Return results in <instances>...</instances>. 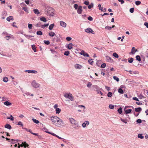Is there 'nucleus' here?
I'll return each mask as SVG.
<instances>
[{"label":"nucleus","mask_w":148,"mask_h":148,"mask_svg":"<svg viewBox=\"0 0 148 148\" xmlns=\"http://www.w3.org/2000/svg\"><path fill=\"white\" fill-rule=\"evenodd\" d=\"M32 86L35 88H38L40 86V84L37 83L35 80H34L32 83Z\"/></svg>","instance_id":"nucleus-4"},{"label":"nucleus","mask_w":148,"mask_h":148,"mask_svg":"<svg viewBox=\"0 0 148 148\" xmlns=\"http://www.w3.org/2000/svg\"><path fill=\"white\" fill-rule=\"evenodd\" d=\"M134 8H131L130 10V12L131 13H133L134 12Z\"/></svg>","instance_id":"nucleus-49"},{"label":"nucleus","mask_w":148,"mask_h":148,"mask_svg":"<svg viewBox=\"0 0 148 148\" xmlns=\"http://www.w3.org/2000/svg\"><path fill=\"white\" fill-rule=\"evenodd\" d=\"M138 138L141 139H143L144 138V136H142V134H139L138 135Z\"/></svg>","instance_id":"nucleus-40"},{"label":"nucleus","mask_w":148,"mask_h":148,"mask_svg":"<svg viewBox=\"0 0 148 148\" xmlns=\"http://www.w3.org/2000/svg\"><path fill=\"white\" fill-rule=\"evenodd\" d=\"M82 11V7L81 6H79L78 7V10H77V12L79 14H81Z\"/></svg>","instance_id":"nucleus-11"},{"label":"nucleus","mask_w":148,"mask_h":148,"mask_svg":"<svg viewBox=\"0 0 148 148\" xmlns=\"http://www.w3.org/2000/svg\"><path fill=\"white\" fill-rule=\"evenodd\" d=\"M113 56L114 57L117 58H118L119 57L118 54L116 53H114L113 54Z\"/></svg>","instance_id":"nucleus-29"},{"label":"nucleus","mask_w":148,"mask_h":148,"mask_svg":"<svg viewBox=\"0 0 148 148\" xmlns=\"http://www.w3.org/2000/svg\"><path fill=\"white\" fill-rule=\"evenodd\" d=\"M54 10L53 9L51 8H49V10L47 12L50 15H53V12Z\"/></svg>","instance_id":"nucleus-6"},{"label":"nucleus","mask_w":148,"mask_h":148,"mask_svg":"<svg viewBox=\"0 0 148 148\" xmlns=\"http://www.w3.org/2000/svg\"><path fill=\"white\" fill-rule=\"evenodd\" d=\"M109 107L110 108L112 109H114V106L112 104H110L109 106Z\"/></svg>","instance_id":"nucleus-48"},{"label":"nucleus","mask_w":148,"mask_h":148,"mask_svg":"<svg viewBox=\"0 0 148 148\" xmlns=\"http://www.w3.org/2000/svg\"><path fill=\"white\" fill-rule=\"evenodd\" d=\"M92 85V84L90 82H88V84H87V86L88 87H90Z\"/></svg>","instance_id":"nucleus-57"},{"label":"nucleus","mask_w":148,"mask_h":148,"mask_svg":"<svg viewBox=\"0 0 148 148\" xmlns=\"http://www.w3.org/2000/svg\"><path fill=\"white\" fill-rule=\"evenodd\" d=\"M118 92L121 94H123L124 93L123 90L121 88H120L118 89Z\"/></svg>","instance_id":"nucleus-26"},{"label":"nucleus","mask_w":148,"mask_h":148,"mask_svg":"<svg viewBox=\"0 0 148 148\" xmlns=\"http://www.w3.org/2000/svg\"><path fill=\"white\" fill-rule=\"evenodd\" d=\"M113 78L115 80H116L117 82H118L119 81L118 77L115 76H113Z\"/></svg>","instance_id":"nucleus-37"},{"label":"nucleus","mask_w":148,"mask_h":148,"mask_svg":"<svg viewBox=\"0 0 148 148\" xmlns=\"http://www.w3.org/2000/svg\"><path fill=\"white\" fill-rule=\"evenodd\" d=\"M69 51H66L64 52V54L65 55H66V56H69Z\"/></svg>","instance_id":"nucleus-43"},{"label":"nucleus","mask_w":148,"mask_h":148,"mask_svg":"<svg viewBox=\"0 0 148 148\" xmlns=\"http://www.w3.org/2000/svg\"><path fill=\"white\" fill-rule=\"evenodd\" d=\"M10 117H11V118H10L9 117H7V119H10L11 121L14 120V117L11 115L10 116Z\"/></svg>","instance_id":"nucleus-42"},{"label":"nucleus","mask_w":148,"mask_h":148,"mask_svg":"<svg viewBox=\"0 0 148 148\" xmlns=\"http://www.w3.org/2000/svg\"><path fill=\"white\" fill-rule=\"evenodd\" d=\"M32 48L34 50V52H36L37 51L34 45H32Z\"/></svg>","instance_id":"nucleus-19"},{"label":"nucleus","mask_w":148,"mask_h":148,"mask_svg":"<svg viewBox=\"0 0 148 148\" xmlns=\"http://www.w3.org/2000/svg\"><path fill=\"white\" fill-rule=\"evenodd\" d=\"M136 122L138 123H141V120L140 119H138L137 120Z\"/></svg>","instance_id":"nucleus-64"},{"label":"nucleus","mask_w":148,"mask_h":148,"mask_svg":"<svg viewBox=\"0 0 148 148\" xmlns=\"http://www.w3.org/2000/svg\"><path fill=\"white\" fill-rule=\"evenodd\" d=\"M71 38L70 37H68L66 38V40L67 41H70L71 40Z\"/></svg>","instance_id":"nucleus-62"},{"label":"nucleus","mask_w":148,"mask_h":148,"mask_svg":"<svg viewBox=\"0 0 148 148\" xmlns=\"http://www.w3.org/2000/svg\"><path fill=\"white\" fill-rule=\"evenodd\" d=\"M33 11L36 14H40V12L38 9H34L33 10Z\"/></svg>","instance_id":"nucleus-17"},{"label":"nucleus","mask_w":148,"mask_h":148,"mask_svg":"<svg viewBox=\"0 0 148 148\" xmlns=\"http://www.w3.org/2000/svg\"><path fill=\"white\" fill-rule=\"evenodd\" d=\"M32 24H29L28 25V27L29 29H31L32 28Z\"/></svg>","instance_id":"nucleus-50"},{"label":"nucleus","mask_w":148,"mask_h":148,"mask_svg":"<svg viewBox=\"0 0 148 148\" xmlns=\"http://www.w3.org/2000/svg\"><path fill=\"white\" fill-rule=\"evenodd\" d=\"M56 114H59L61 111V110L59 108H56Z\"/></svg>","instance_id":"nucleus-21"},{"label":"nucleus","mask_w":148,"mask_h":148,"mask_svg":"<svg viewBox=\"0 0 148 148\" xmlns=\"http://www.w3.org/2000/svg\"><path fill=\"white\" fill-rule=\"evenodd\" d=\"M80 54L82 55H83L85 57H89V55L86 53L84 51L82 50L81 53Z\"/></svg>","instance_id":"nucleus-8"},{"label":"nucleus","mask_w":148,"mask_h":148,"mask_svg":"<svg viewBox=\"0 0 148 148\" xmlns=\"http://www.w3.org/2000/svg\"><path fill=\"white\" fill-rule=\"evenodd\" d=\"M18 125H21V126H23V124L21 121L18 122Z\"/></svg>","instance_id":"nucleus-63"},{"label":"nucleus","mask_w":148,"mask_h":148,"mask_svg":"<svg viewBox=\"0 0 148 148\" xmlns=\"http://www.w3.org/2000/svg\"><path fill=\"white\" fill-rule=\"evenodd\" d=\"M5 127L9 130H10L12 128L11 126L9 124H6L5 126Z\"/></svg>","instance_id":"nucleus-15"},{"label":"nucleus","mask_w":148,"mask_h":148,"mask_svg":"<svg viewBox=\"0 0 148 148\" xmlns=\"http://www.w3.org/2000/svg\"><path fill=\"white\" fill-rule=\"evenodd\" d=\"M40 20L44 22H46L47 21V20L46 18L44 17H41L40 18Z\"/></svg>","instance_id":"nucleus-27"},{"label":"nucleus","mask_w":148,"mask_h":148,"mask_svg":"<svg viewBox=\"0 0 148 148\" xmlns=\"http://www.w3.org/2000/svg\"><path fill=\"white\" fill-rule=\"evenodd\" d=\"M3 81L5 82H7L8 81V78L7 77H4L3 78Z\"/></svg>","instance_id":"nucleus-23"},{"label":"nucleus","mask_w":148,"mask_h":148,"mask_svg":"<svg viewBox=\"0 0 148 148\" xmlns=\"http://www.w3.org/2000/svg\"><path fill=\"white\" fill-rule=\"evenodd\" d=\"M106 64L105 63H104L102 64L101 65V68H104L106 67Z\"/></svg>","instance_id":"nucleus-52"},{"label":"nucleus","mask_w":148,"mask_h":148,"mask_svg":"<svg viewBox=\"0 0 148 148\" xmlns=\"http://www.w3.org/2000/svg\"><path fill=\"white\" fill-rule=\"evenodd\" d=\"M54 25V24H52L51 25H50L49 26V30H52Z\"/></svg>","instance_id":"nucleus-22"},{"label":"nucleus","mask_w":148,"mask_h":148,"mask_svg":"<svg viewBox=\"0 0 148 148\" xmlns=\"http://www.w3.org/2000/svg\"><path fill=\"white\" fill-rule=\"evenodd\" d=\"M112 96V93L111 92H109L107 94V96L108 97H110Z\"/></svg>","instance_id":"nucleus-38"},{"label":"nucleus","mask_w":148,"mask_h":148,"mask_svg":"<svg viewBox=\"0 0 148 148\" xmlns=\"http://www.w3.org/2000/svg\"><path fill=\"white\" fill-rule=\"evenodd\" d=\"M60 26L64 27H65L66 26V23L65 22H63L62 21H60Z\"/></svg>","instance_id":"nucleus-12"},{"label":"nucleus","mask_w":148,"mask_h":148,"mask_svg":"<svg viewBox=\"0 0 148 148\" xmlns=\"http://www.w3.org/2000/svg\"><path fill=\"white\" fill-rule=\"evenodd\" d=\"M85 31L86 32L89 33H92V34H94L95 33L92 29L90 28H88L85 29Z\"/></svg>","instance_id":"nucleus-5"},{"label":"nucleus","mask_w":148,"mask_h":148,"mask_svg":"<svg viewBox=\"0 0 148 148\" xmlns=\"http://www.w3.org/2000/svg\"><path fill=\"white\" fill-rule=\"evenodd\" d=\"M53 136H55L56 137H57L58 138H59L60 139H61L62 138L59 136H58V135H56V134L54 133V134H53Z\"/></svg>","instance_id":"nucleus-54"},{"label":"nucleus","mask_w":148,"mask_h":148,"mask_svg":"<svg viewBox=\"0 0 148 148\" xmlns=\"http://www.w3.org/2000/svg\"><path fill=\"white\" fill-rule=\"evenodd\" d=\"M132 111L131 109L127 110H125V112L126 114H129L131 113Z\"/></svg>","instance_id":"nucleus-31"},{"label":"nucleus","mask_w":148,"mask_h":148,"mask_svg":"<svg viewBox=\"0 0 148 148\" xmlns=\"http://www.w3.org/2000/svg\"><path fill=\"white\" fill-rule=\"evenodd\" d=\"M88 19L90 21H92L93 20V18H92L90 16H89L88 17Z\"/></svg>","instance_id":"nucleus-58"},{"label":"nucleus","mask_w":148,"mask_h":148,"mask_svg":"<svg viewBox=\"0 0 148 148\" xmlns=\"http://www.w3.org/2000/svg\"><path fill=\"white\" fill-rule=\"evenodd\" d=\"M94 6L93 4L92 3H91L88 6V8L89 9H90L91 8H92Z\"/></svg>","instance_id":"nucleus-28"},{"label":"nucleus","mask_w":148,"mask_h":148,"mask_svg":"<svg viewBox=\"0 0 148 148\" xmlns=\"http://www.w3.org/2000/svg\"><path fill=\"white\" fill-rule=\"evenodd\" d=\"M136 60L139 61H141V58L139 56H136Z\"/></svg>","instance_id":"nucleus-33"},{"label":"nucleus","mask_w":148,"mask_h":148,"mask_svg":"<svg viewBox=\"0 0 148 148\" xmlns=\"http://www.w3.org/2000/svg\"><path fill=\"white\" fill-rule=\"evenodd\" d=\"M49 25V24H45L44 25H41V27L42 28L44 29L45 28V27H47Z\"/></svg>","instance_id":"nucleus-34"},{"label":"nucleus","mask_w":148,"mask_h":148,"mask_svg":"<svg viewBox=\"0 0 148 148\" xmlns=\"http://www.w3.org/2000/svg\"><path fill=\"white\" fill-rule=\"evenodd\" d=\"M89 124V122L88 121H85L82 124V126L84 128L85 127L86 125H88Z\"/></svg>","instance_id":"nucleus-10"},{"label":"nucleus","mask_w":148,"mask_h":148,"mask_svg":"<svg viewBox=\"0 0 148 148\" xmlns=\"http://www.w3.org/2000/svg\"><path fill=\"white\" fill-rule=\"evenodd\" d=\"M118 112L121 114L122 112V109L121 107H120L119 108V109L118 110Z\"/></svg>","instance_id":"nucleus-36"},{"label":"nucleus","mask_w":148,"mask_h":148,"mask_svg":"<svg viewBox=\"0 0 148 148\" xmlns=\"http://www.w3.org/2000/svg\"><path fill=\"white\" fill-rule=\"evenodd\" d=\"M134 59L133 58H131L128 59V62L129 63H131L133 62Z\"/></svg>","instance_id":"nucleus-24"},{"label":"nucleus","mask_w":148,"mask_h":148,"mask_svg":"<svg viewBox=\"0 0 148 148\" xmlns=\"http://www.w3.org/2000/svg\"><path fill=\"white\" fill-rule=\"evenodd\" d=\"M105 28L106 29H108L109 30H110L112 29V28L111 27L106 26L105 27Z\"/></svg>","instance_id":"nucleus-53"},{"label":"nucleus","mask_w":148,"mask_h":148,"mask_svg":"<svg viewBox=\"0 0 148 148\" xmlns=\"http://www.w3.org/2000/svg\"><path fill=\"white\" fill-rule=\"evenodd\" d=\"M144 25L146 26L147 28H148V23L145 22L144 23Z\"/></svg>","instance_id":"nucleus-61"},{"label":"nucleus","mask_w":148,"mask_h":148,"mask_svg":"<svg viewBox=\"0 0 148 148\" xmlns=\"http://www.w3.org/2000/svg\"><path fill=\"white\" fill-rule=\"evenodd\" d=\"M24 129H25L26 131L27 132H30L31 134L32 133V132L31 130H30V129H27L26 128H24Z\"/></svg>","instance_id":"nucleus-46"},{"label":"nucleus","mask_w":148,"mask_h":148,"mask_svg":"<svg viewBox=\"0 0 148 148\" xmlns=\"http://www.w3.org/2000/svg\"><path fill=\"white\" fill-rule=\"evenodd\" d=\"M49 35L50 36L53 37L55 35H56V34L54 32H49Z\"/></svg>","instance_id":"nucleus-16"},{"label":"nucleus","mask_w":148,"mask_h":148,"mask_svg":"<svg viewBox=\"0 0 148 148\" xmlns=\"http://www.w3.org/2000/svg\"><path fill=\"white\" fill-rule=\"evenodd\" d=\"M32 120L36 124H38L39 122V121L38 120L33 118L32 119Z\"/></svg>","instance_id":"nucleus-30"},{"label":"nucleus","mask_w":148,"mask_h":148,"mask_svg":"<svg viewBox=\"0 0 148 148\" xmlns=\"http://www.w3.org/2000/svg\"><path fill=\"white\" fill-rule=\"evenodd\" d=\"M24 36L28 39H30V38L31 37H34V36H32L30 35H27L25 34H24Z\"/></svg>","instance_id":"nucleus-32"},{"label":"nucleus","mask_w":148,"mask_h":148,"mask_svg":"<svg viewBox=\"0 0 148 148\" xmlns=\"http://www.w3.org/2000/svg\"><path fill=\"white\" fill-rule=\"evenodd\" d=\"M82 66L78 64H77L75 66V68L77 69H80L82 68Z\"/></svg>","instance_id":"nucleus-13"},{"label":"nucleus","mask_w":148,"mask_h":148,"mask_svg":"<svg viewBox=\"0 0 148 148\" xmlns=\"http://www.w3.org/2000/svg\"><path fill=\"white\" fill-rule=\"evenodd\" d=\"M135 50V48L134 47H133L132 48L131 52L130 53V54L131 53L132 54H134L135 53V52H134Z\"/></svg>","instance_id":"nucleus-20"},{"label":"nucleus","mask_w":148,"mask_h":148,"mask_svg":"<svg viewBox=\"0 0 148 148\" xmlns=\"http://www.w3.org/2000/svg\"><path fill=\"white\" fill-rule=\"evenodd\" d=\"M141 3V2L139 1H137L135 2V4L136 5H139Z\"/></svg>","instance_id":"nucleus-45"},{"label":"nucleus","mask_w":148,"mask_h":148,"mask_svg":"<svg viewBox=\"0 0 148 148\" xmlns=\"http://www.w3.org/2000/svg\"><path fill=\"white\" fill-rule=\"evenodd\" d=\"M16 23L15 22H13L12 24V25L14 27H17V26L15 25L16 24Z\"/></svg>","instance_id":"nucleus-59"},{"label":"nucleus","mask_w":148,"mask_h":148,"mask_svg":"<svg viewBox=\"0 0 148 148\" xmlns=\"http://www.w3.org/2000/svg\"><path fill=\"white\" fill-rule=\"evenodd\" d=\"M69 121L72 125L74 127L77 125L76 121L74 119L70 118L69 119Z\"/></svg>","instance_id":"nucleus-3"},{"label":"nucleus","mask_w":148,"mask_h":148,"mask_svg":"<svg viewBox=\"0 0 148 148\" xmlns=\"http://www.w3.org/2000/svg\"><path fill=\"white\" fill-rule=\"evenodd\" d=\"M4 104L7 106H9L12 104L9 101H7L4 103Z\"/></svg>","instance_id":"nucleus-18"},{"label":"nucleus","mask_w":148,"mask_h":148,"mask_svg":"<svg viewBox=\"0 0 148 148\" xmlns=\"http://www.w3.org/2000/svg\"><path fill=\"white\" fill-rule=\"evenodd\" d=\"M64 96L66 98L69 99L72 101L74 100L73 96H72V95L70 93H65L64 94Z\"/></svg>","instance_id":"nucleus-2"},{"label":"nucleus","mask_w":148,"mask_h":148,"mask_svg":"<svg viewBox=\"0 0 148 148\" xmlns=\"http://www.w3.org/2000/svg\"><path fill=\"white\" fill-rule=\"evenodd\" d=\"M84 3L86 5H88L89 3V2L88 1H85L84 2Z\"/></svg>","instance_id":"nucleus-56"},{"label":"nucleus","mask_w":148,"mask_h":148,"mask_svg":"<svg viewBox=\"0 0 148 148\" xmlns=\"http://www.w3.org/2000/svg\"><path fill=\"white\" fill-rule=\"evenodd\" d=\"M44 42L47 45H49L50 43V42L49 40H44Z\"/></svg>","instance_id":"nucleus-39"},{"label":"nucleus","mask_w":148,"mask_h":148,"mask_svg":"<svg viewBox=\"0 0 148 148\" xmlns=\"http://www.w3.org/2000/svg\"><path fill=\"white\" fill-rule=\"evenodd\" d=\"M23 147L25 148H26V147H28L29 145L26 143L25 142H23Z\"/></svg>","instance_id":"nucleus-35"},{"label":"nucleus","mask_w":148,"mask_h":148,"mask_svg":"<svg viewBox=\"0 0 148 148\" xmlns=\"http://www.w3.org/2000/svg\"><path fill=\"white\" fill-rule=\"evenodd\" d=\"M25 72H28V73H38V72L35 70H26L25 71Z\"/></svg>","instance_id":"nucleus-9"},{"label":"nucleus","mask_w":148,"mask_h":148,"mask_svg":"<svg viewBox=\"0 0 148 148\" xmlns=\"http://www.w3.org/2000/svg\"><path fill=\"white\" fill-rule=\"evenodd\" d=\"M105 88L108 91H109L110 90V87L107 86H105Z\"/></svg>","instance_id":"nucleus-60"},{"label":"nucleus","mask_w":148,"mask_h":148,"mask_svg":"<svg viewBox=\"0 0 148 148\" xmlns=\"http://www.w3.org/2000/svg\"><path fill=\"white\" fill-rule=\"evenodd\" d=\"M36 34L37 35H41L42 34V32L40 31H37L36 32Z\"/></svg>","instance_id":"nucleus-41"},{"label":"nucleus","mask_w":148,"mask_h":148,"mask_svg":"<svg viewBox=\"0 0 148 148\" xmlns=\"http://www.w3.org/2000/svg\"><path fill=\"white\" fill-rule=\"evenodd\" d=\"M142 110V109L140 107H139L135 108V111L137 112H140Z\"/></svg>","instance_id":"nucleus-25"},{"label":"nucleus","mask_w":148,"mask_h":148,"mask_svg":"<svg viewBox=\"0 0 148 148\" xmlns=\"http://www.w3.org/2000/svg\"><path fill=\"white\" fill-rule=\"evenodd\" d=\"M78 5L77 4H75L74 5V7L75 8V10H77L78 9Z\"/></svg>","instance_id":"nucleus-51"},{"label":"nucleus","mask_w":148,"mask_h":148,"mask_svg":"<svg viewBox=\"0 0 148 148\" xmlns=\"http://www.w3.org/2000/svg\"><path fill=\"white\" fill-rule=\"evenodd\" d=\"M121 120L124 123H125L126 124L127 123V122L126 121V120L123 119H122L121 118Z\"/></svg>","instance_id":"nucleus-55"},{"label":"nucleus","mask_w":148,"mask_h":148,"mask_svg":"<svg viewBox=\"0 0 148 148\" xmlns=\"http://www.w3.org/2000/svg\"><path fill=\"white\" fill-rule=\"evenodd\" d=\"M92 60L91 59H90L88 60V62L91 64H92V63L93 62Z\"/></svg>","instance_id":"nucleus-44"},{"label":"nucleus","mask_w":148,"mask_h":148,"mask_svg":"<svg viewBox=\"0 0 148 148\" xmlns=\"http://www.w3.org/2000/svg\"><path fill=\"white\" fill-rule=\"evenodd\" d=\"M73 45L72 43H70L69 44L66 45V47L69 49H71L73 48Z\"/></svg>","instance_id":"nucleus-7"},{"label":"nucleus","mask_w":148,"mask_h":148,"mask_svg":"<svg viewBox=\"0 0 148 148\" xmlns=\"http://www.w3.org/2000/svg\"><path fill=\"white\" fill-rule=\"evenodd\" d=\"M6 20L8 21H10V20L13 21L14 20V18L12 16H10L7 17Z\"/></svg>","instance_id":"nucleus-14"},{"label":"nucleus","mask_w":148,"mask_h":148,"mask_svg":"<svg viewBox=\"0 0 148 148\" xmlns=\"http://www.w3.org/2000/svg\"><path fill=\"white\" fill-rule=\"evenodd\" d=\"M98 7L99 8V10H102V9H103V7H101V5L100 4H99L98 5Z\"/></svg>","instance_id":"nucleus-47"},{"label":"nucleus","mask_w":148,"mask_h":148,"mask_svg":"<svg viewBox=\"0 0 148 148\" xmlns=\"http://www.w3.org/2000/svg\"><path fill=\"white\" fill-rule=\"evenodd\" d=\"M51 119L53 124H55L57 126H59L61 124L56 123H61L62 124H64V123L62 120L60 118L57 116H52L51 118Z\"/></svg>","instance_id":"nucleus-1"}]
</instances>
